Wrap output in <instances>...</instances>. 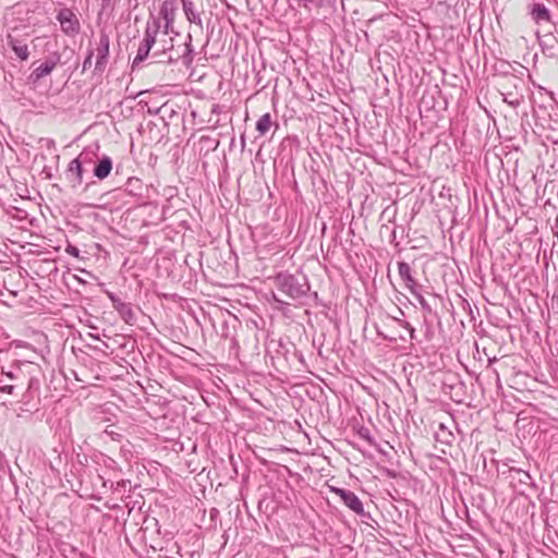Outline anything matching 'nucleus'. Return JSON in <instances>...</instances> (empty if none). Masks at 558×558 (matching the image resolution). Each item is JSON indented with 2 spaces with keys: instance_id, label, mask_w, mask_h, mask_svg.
<instances>
[{
  "instance_id": "obj_11",
  "label": "nucleus",
  "mask_w": 558,
  "mask_h": 558,
  "mask_svg": "<svg viewBox=\"0 0 558 558\" xmlns=\"http://www.w3.org/2000/svg\"><path fill=\"white\" fill-rule=\"evenodd\" d=\"M181 0H163L162 5L160 8V15L165 20V28L166 33L168 32V28L172 26L174 19H175V12L179 8V3Z\"/></svg>"
},
{
  "instance_id": "obj_2",
  "label": "nucleus",
  "mask_w": 558,
  "mask_h": 558,
  "mask_svg": "<svg viewBox=\"0 0 558 558\" xmlns=\"http://www.w3.org/2000/svg\"><path fill=\"white\" fill-rule=\"evenodd\" d=\"M159 31V23L155 22L153 25H147L144 38L137 49L136 57L133 60L132 69L134 70L141 62H143L149 54L150 49L156 43V36Z\"/></svg>"
},
{
  "instance_id": "obj_4",
  "label": "nucleus",
  "mask_w": 558,
  "mask_h": 558,
  "mask_svg": "<svg viewBox=\"0 0 558 558\" xmlns=\"http://www.w3.org/2000/svg\"><path fill=\"white\" fill-rule=\"evenodd\" d=\"M110 38L109 35L101 32L99 35V43L96 49V64L93 71L94 74L101 75L106 70L109 60Z\"/></svg>"
},
{
  "instance_id": "obj_1",
  "label": "nucleus",
  "mask_w": 558,
  "mask_h": 558,
  "mask_svg": "<svg viewBox=\"0 0 558 558\" xmlns=\"http://www.w3.org/2000/svg\"><path fill=\"white\" fill-rule=\"evenodd\" d=\"M277 289L291 300H299L310 291V283L305 276H295L280 272L274 278Z\"/></svg>"
},
{
  "instance_id": "obj_12",
  "label": "nucleus",
  "mask_w": 558,
  "mask_h": 558,
  "mask_svg": "<svg viewBox=\"0 0 558 558\" xmlns=\"http://www.w3.org/2000/svg\"><path fill=\"white\" fill-rule=\"evenodd\" d=\"M5 43L20 60L26 61L29 58L28 46L23 39L9 34L7 35Z\"/></svg>"
},
{
  "instance_id": "obj_30",
  "label": "nucleus",
  "mask_w": 558,
  "mask_h": 558,
  "mask_svg": "<svg viewBox=\"0 0 558 558\" xmlns=\"http://www.w3.org/2000/svg\"><path fill=\"white\" fill-rule=\"evenodd\" d=\"M241 142H242V147H244V145H245L244 136L241 137Z\"/></svg>"
},
{
  "instance_id": "obj_25",
  "label": "nucleus",
  "mask_w": 558,
  "mask_h": 558,
  "mask_svg": "<svg viewBox=\"0 0 558 558\" xmlns=\"http://www.w3.org/2000/svg\"><path fill=\"white\" fill-rule=\"evenodd\" d=\"M65 252L73 257L80 258V250L72 244H68Z\"/></svg>"
},
{
  "instance_id": "obj_23",
  "label": "nucleus",
  "mask_w": 558,
  "mask_h": 558,
  "mask_svg": "<svg viewBox=\"0 0 558 558\" xmlns=\"http://www.w3.org/2000/svg\"><path fill=\"white\" fill-rule=\"evenodd\" d=\"M93 57H94V50L89 49L87 51V56L83 62L82 72H85L87 69H89L92 66Z\"/></svg>"
},
{
  "instance_id": "obj_18",
  "label": "nucleus",
  "mask_w": 558,
  "mask_h": 558,
  "mask_svg": "<svg viewBox=\"0 0 558 558\" xmlns=\"http://www.w3.org/2000/svg\"><path fill=\"white\" fill-rule=\"evenodd\" d=\"M271 125L272 121L270 113H264L256 122V131L259 133V135H265L269 132Z\"/></svg>"
},
{
  "instance_id": "obj_24",
  "label": "nucleus",
  "mask_w": 558,
  "mask_h": 558,
  "mask_svg": "<svg viewBox=\"0 0 558 558\" xmlns=\"http://www.w3.org/2000/svg\"><path fill=\"white\" fill-rule=\"evenodd\" d=\"M395 319L399 323L400 326H402L403 328L409 330L411 339L415 338V329L408 322L401 320L399 318H395Z\"/></svg>"
},
{
  "instance_id": "obj_28",
  "label": "nucleus",
  "mask_w": 558,
  "mask_h": 558,
  "mask_svg": "<svg viewBox=\"0 0 558 558\" xmlns=\"http://www.w3.org/2000/svg\"><path fill=\"white\" fill-rule=\"evenodd\" d=\"M160 111V108H148V113L150 114H158Z\"/></svg>"
},
{
  "instance_id": "obj_29",
  "label": "nucleus",
  "mask_w": 558,
  "mask_h": 558,
  "mask_svg": "<svg viewBox=\"0 0 558 558\" xmlns=\"http://www.w3.org/2000/svg\"><path fill=\"white\" fill-rule=\"evenodd\" d=\"M274 300L279 303H287L286 301L279 300L275 294L272 295Z\"/></svg>"
},
{
  "instance_id": "obj_19",
  "label": "nucleus",
  "mask_w": 558,
  "mask_h": 558,
  "mask_svg": "<svg viewBox=\"0 0 558 558\" xmlns=\"http://www.w3.org/2000/svg\"><path fill=\"white\" fill-rule=\"evenodd\" d=\"M39 380L35 377H32L28 380L27 390L22 395V398L25 403H28L29 399L34 398V393L39 391Z\"/></svg>"
},
{
  "instance_id": "obj_5",
  "label": "nucleus",
  "mask_w": 558,
  "mask_h": 558,
  "mask_svg": "<svg viewBox=\"0 0 558 558\" xmlns=\"http://www.w3.org/2000/svg\"><path fill=\"white\" fill-rule=\"evenodd\" d=\"M61 56L59 52L49 54L43 63L36 66L28 76V81L33 84L39 82L45 76L49 75L57 64L60 62Z\"/></svg>"
},
{
  "instance_id": "obj_17",
  "label": "nucleus",
  "mask_w": 558,
  "mask_h": 558,
  "mask_svg": "<svg viewBox=\"0 0 558 558\" xmlns=\"http://www.w3.org/2000/svg\"><path fill=\"white\" fill-rule=\"evenodd\" d=\"M532 19L536 23L550 22V13L543 3H535L531 10Z\"/></svg>"
},
{
  "instance_id": "obj_21",
  "label": "nucleus",
  "mask_w": 558,
  "mask_h": 558,
  "mask_svg": "<svg viewBox=\"0 0 558 558\" xmlns=\"http://www.w3.org/2000/svg\"><path fill=\"white\" fill-rule=\"evenodd\" d=\"M141 180L137 179V178H130L126 182V189H129V192L130 193H134V189H140L141 187Z\"/></svg>"
},
{
  "instance_id": "obj_13",
  "label": "nucleus",
  "mask_w": 558,
  "mask_h": 558,
  "mask_svg": "<svg viewBox=\"0 0 558 558\" xmlns=\"http://www.w3.org/2000/svg\"><path fill=\"white\" fill-rule=\"evenodd\" d=\"M539 46L548 57H558V38L551 33L544 35L537 34Z\"/></svg>"
},
{
  "instance_id": "obj_20",
  "label": "nucleus",
  "mask_w": 558,
  "mask_h": 558,
  "mask_svg": "<svg viewBox=\"0 0 558 558\" xmlns=\"http://www.w3.org/2000/svg\"><path fill=\"white\" fill-rule=\"evenodd\" d=\"M502 95H504V101H506L512 108L519 107L522 101V97H519L512 93H502Z\"/></svg>"
},
{
  "instance_id": "obj_10",
  "label": "nucleus",
  "mask_w": 558,
  "mask_h": 558,
  "mask_svg": "<svg viewBox=\"0 0 558 558\" xmlns=\"http://www.w3.org/2000/svg\"><path fill=\"white\" fill-rule=\"evenodd\" d=\"M398 272L404 286L412 294H417V289H422V286L412 276V268L407 262L398 263Z\"/></svg>"
},
{
  "instance_id": "obj_6",
  "label": "nucleus",
  "mask_w": 558,
  "mask_h": 558,
  "mask_svg": "<svg viewBox=\"0 0 558 558\" xmlns=\"http://www.w3.org/2000/svg\"><path fill=\"white\" fill-rule=\"evenodd\" d=\"M106 294L111 301L113 308L118 312L121 319L125 324L133 326L136 323V315L133 311L132 304L123 302L111 291H106Z\"/></svg>"
},
{
  "instance_id": "obj_22",
  "label": "nucleus",
  "mask_w": 558,
  "mask_h": 558,
  "mask_svg": "<svg viewBox=\"0 0 558 558\" xmlns=\"http://www.w3.org/2000/svg\"><path fill=\"white\" fill-rule=\"evenodd\" d=\"M421 290H422V289H417V294H413V295L417 299V301H418L420 305H421L424 310H426V311L430 312V311H432V308H430L429 304L427 303V301H426V300L424 299V296L422 295Z\"/></svg>"
},
{
  "instance_id": "obj_8",
  "label": "nucleus",
  "mask_w": 558,
  "mask_h": 558,
  "mask_svg": "<svg viewBox=\"0 0 558 558\" xmlns=\"http://www.w3.org/2000/svg\"><path fill=\"white\" fill-rule=\"evenodd\" d=\"M17 374L12 371L4 372L2 369L0 373V393L17 397L19 390L21 389V385L17 384Z\"/></svg>"
},
{
  "instance_id": "obj_16",
  "label": "nucleus",
  "mask_w": 558,
  "mask_h": 558,
  "mask_svg": "<svg viewBox=\"0 0 558 558\" xmlns=\"http://www.w3.org/2000/svg\"><path fill=\"white\" fill-rule=\"evenodd\" d=\"M112 170V160L109 156L104 155L94 168V175L99 179H106Z\"/></svg>"
},
{
  "instance_id": "obj_27",
  "label": "nucleus",
  "mask_w": 558,
  "mask_h": 558,
  "mask_svg": "<svg viewBox=\"0 0 558 558\" xmlns=\"http://www.w3.org/2000/svg\"><path fill=\"white\" fill-rule=\"evenodd\" d=\"M360 435H361L363 438H365L366 440H368V442H369V444H372V442H373V441H372V438H371V436H369V432H368V429H363V430H361V432H360Z\"/></svg>"
},
{
  "instance_id": "obj_3",
  "label": "nucleus",
  "mask_w": 558,
  "mask_h": 558,
  "mask_svg": "<svg viewBox=\"0 0 558 558\" xmlns=\"http://www.w3.org/2000/svg\"><path fill=\"white\" fill-rule=\"evenodd\" d=\"M57 21L60 23L61 31L68 36H75L81 31V24L76 14L69 8L59 10Z\"/></svg>"
},
{
  "instance_id": "obj_7",
  "label": "nucleus",
  "mask_w": 558,
  "mask_h": 558,
  "mask_svg": "<svg viewBox=\"0 0 558 558\" xmlns=\"http://www.w3.org/2000/svg\"><path fill=\"white\" fill-rule=\"evenodd\" d=\"M330 490L340 497L343 504L353 512L360 515L364 514L363 504L353 492L339 487H331Z\"/></svg>"
},
{
  "instance_id": "obj_14",
  "label": "nucleus",
  "mask_w": 558,
  "mask_h": 558,
  "mask_svg": "<svg viewBox=\"0 0 558 558\" xmlns=\"http://www.w3.org/2000/svg\"><path fill=\"white\" fill-rule=\"evenodd\" d=\"M178 59H182L185 65H190L193 62L192 36L190 34L187 35V40L184 44L183 52L175 56L170 54L165 62L171 64Z\"/></svg>"
},
{
  "instance_id": "obj_15",
  "label": "nucleus",
  "mask_w": 558,
  "mask_h": 558,
  "mask_svg": "<svg viewBox=\"0 0 558 558\" xmlns=\"http://www.w3.org/2000/svg\"><path fill=\"white\" fill-rule=\"evenodd\" d=\"M181 3L187 21L198 25L202 28L203 22L201 13L196 10L194 2L192 0H181Z\"/></svg>"
},
{
  "instance_id": "obj_9",
  "label": "nucleus",
  "mask_w": 558,
  "mask_h": 558,
  "mask_svg": "<svg viewBox=\"0 0 558 558\" xmlns=\"http://www.w3.org/2000/svg\"><path fill=\"white\" fill-rule=\"evenodd\" d=\"M87 158L84 154H81L77 158L73 159L66 169V178L71 182L72 187H77L83 182V162H87Z\"/></svg>"
},
{
  "instance_id": "obj_26",
  "label": "nucleus",
  "mask_w": 558,
  "mask_h": 558,
  "mask_svg": "<svg viewBox=\"0 0 558 558\" xmlns=\"http://www.w3.org/2000/svg\"><path fill=\"white\" fill-rule=\"evenodd\" d=\"M100 2L101 9L105 11L112 8L113 0H100Z\"/></svg>"
}]
</instances>
